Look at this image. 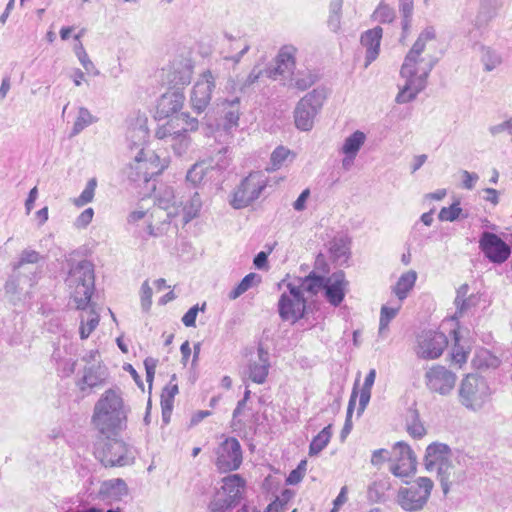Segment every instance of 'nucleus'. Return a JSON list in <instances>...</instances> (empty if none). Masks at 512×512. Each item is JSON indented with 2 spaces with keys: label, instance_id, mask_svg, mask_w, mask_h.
<instances>
[{
  "label": "nucleus",
  "instance_id": "nucleus-1",
  "mask_svg": "<svg viewBox=\"0 0 512 512\" xmlns=\"http://www.w3.org/2000/svg\"><path fill=\"white\" fill-rule=\"evenodd\" d=\"M433 27H426L418 36L402 64L400 74L406 79V83L399 91L395 101L399 104L413 101L416 96L425 89L427 78L437 63V58L428 55L422 56L426 43L435 39Z\"/></svg>",
  "mask_w": 512,
  "mask_h": 512
},
{
  "label": "nucleus",
  "instance_id": "nucleus-2",
  "mask_svg": "<svg viewBox=\"0 0 512 512\" xmlns=\"http://www.w3.org/2000/svg\"><path fill=\"white\" fill-rule=\"evenodd\" d=\"M92 421L101 434L109 436L125 425L126 412L119 392L107 390L94 407Z\"/></svg>",
  "mask_w": 512,
  "mask_h": 512
},
{
  "label": "nucleus",
  "instance_id": "nucleus-3",
  "mask_svg": "<svg viewBox=\"0 0 512 512\" xmlns=\"http://www.w3.org/2000/svg\"><path fill=\"white\" fill-rule=\"evenodd\" d=\"M198 127L197 118L192 117L188 112H182L158 127L155 136L169 144L177 156H182L191 143L189 132L196 131Z\"/></svg>",
  "mask_w": 512,
  "mask_h": 512
},
{
  "label": "nucleus",
  "instance_id": "nucleus-4",
  "mask_svg": "<svg viewBox=\"0 0 512 512\" xmlns=\"http://www.w3.org/2000/svg\"><path fill=\"white\" fill-rule=\"evenodd\" d=\"M66 283L76 308L85 310L91 302L95 288L94 265L88 260H82L71 266Z\"/></svg>",
  "mask_w": 512,
  "mask_h": 512
},
{
  "label": "nucleus",
  "instance_id": "nucleus-5",
  "mask_svg": "<svg viewBox=\"0 0 512 512\" xmlns=\"http://www.w3.org/2000/svg\"><path fill=\"white\" fill-rule=\"evenodd\" d=\"M434 483L428 477H418L406 487H400L396 503L406 512L422 511L431 496Z\"/></svg>",
  "mask_w": 512,
  "mask_h": 512
},
{
  "label": "nucleus",
  "instance_id": "nucleus-6",
  "mask_svg": "<svg viewBox=\"0 0 512 512\" xmlns=\"http://www.w3.org/2000/svg\"><path fill=\"white\" fill-rule=\"evenodd\" d=\"M491 391L487 381L480 376L468 374L459 387V401L469 410L478 411L489 401Z\"/></svg>",
  "mask_w": 512,
  "mask_h": 512
},
{
  "label": "nucleus",
  "instance_id": "nucleus-7",
  "mask_svg": "<svg viewBox=\"0 0 512 512\" xmlns=\"http://www.w3.org/2000/svg\"><path fill=\"white\" fill-rule=\"evenodd\" d=\"M326 98L324 89H313L302 97L294 109V121L298 129L310 131L314 119L320 112Z\"/></svg>",
  "mask_w": 512,
  "mask_h": 512
},
{
  "label": "nucleus",
  "instance_id": "nucleus-8",
  "mask_svg": "<svg viewBox=\"0 0 512 512\" xmlns=\"http://www.w3.org/2000/svg\"><path fill=\"white\" fill-rule=\"evenodd\" d=\"M95 456L105 467L127 466L135 459L132 447L122 440L109 437L96 447Z\"/></svg>",
  "mask_w": 512,
  "mask_h": 512
},
{
  "label": "nucleus",
  "instance_id": "nucleus-9",
  "mask_svg": "<svg viewBox=\"0 0 512 512\" xmlns=\"http://www.w3.org/2000/svg\"><path fill=\"white\" fill-rule=\"evenodd\" d=\"M166 167L153 151L141 149L130 165L128 177L134 182L148 183L154 176L159 175Z\"/></svg>",
  "mask_w": 512,
  "mask_h": 512
},
{
  "label": "nucleus",
  "instance_id": "nucleus-10",
  "mask_svg": "<svg viewBox=\"0 0 512 512\" xmlns=\"http://www.w3.org/2000/svg\"><path fill=\"white\" fill-rule=\"evenodd\" d=\"M287 289L288 292L282 293L278 301V312L283 321L294 323L304 317L307 300L294 282H289Z\"/></svg>",
  "mask_w": 512,
  "mask_h": 512
},
{
  "label": "nucleus",
  "instance_id": "nucleus-11",
  "mask_svg": "<svg viewBox=\"0 0 512 512\" xmlns=\"http://www.w3.org/2000/svg\"><path fill=\"white\" fill-rule=\"evenodd\" d=\"M267 185V180L262 172L250 173L242 180L234 192L232 205L236 209L244 208L256 200Z\"/></svg>",
  "mask_w": 512,
  "mask_h": 512
},
{
  "label": "nucleus",
  "instance_id": "nucleus-12",
  "mask_svg": "<svg viewBox=\"0 0 512 512\" xmlns=\"http://www.w3.org/2000/svg\"><path fill=\"white\" fill-rule=\"evenodd\" d=\"M448 345L446 335L438 331H423L416 338L414 352L419 359L435 360L439 358Z\"/></svg>",
  "mask_w": 512,
  "mask_h": 512
},
{
  "label": "nucleus",
  "instance_id": "nucleus-13",
  "mask_svg": "<svg viewBox=\"0 0 512 512\" xmlns=\"http://www.w3.org/2000/svg\"><path fill=\"white\" fill-rule=\"evenodd\" d=\"M456 374L445 366L436 364L429 367L424 374L427 389L432 393L446 396L451 393L456 384Z\"/></svg>",
  "mask_w": 512,
  "mask_h": 512
},
{
  "label": "nucleus",
  "instance_id": "nucleus-14",
  "mask_svg": "<svg viewBox=\"0 0 512 512\" xmlns=\"http://www.w3.org/2000/svg\"><path fill=\"white\" fill-rule=\"evenodd\" d=\"M216 87L215 77L210 70L202 73L194 84L190 94V106L194 112L201 114L206 110L212 99V92Z\"/></svg>",
  "mask_w": 512,
  "mask_h": 512
},
{
  "label": "nucleus",
  "instance_id": "nucleus-15",
  "mask_svg": "<svg viewBox=\"0 0 512 512\" xmlns=\"http://www.w3.org/2000/svg\"><path fill=\"white\" fill-rule=\"evenodd\" d=\"M392 451L393 463L390 466V471L394 476L409 477L416 472L417 458L406 442H396Z\"/></svg>",
  "mask_w": 512,
  "mask_h": 512
},
{
  "label": "nucleus",
  "instance_id": "nucleus-16",
  "mask_svg": "<svg viewBox=\"0 0 512 512\" xmlns=\"http://www.w3.org/2000/svg\"><path fill=\"white\" fill-rule=\"evenodd\" d=\"M216 466L221 472L237 470L242 463V449L239 441L228 437L216 450Z\"/></svg>",
  "mask_w": 512,
  "mask_h": 512
},
{
  "label": "nucleus",
  "instance_id": "nucleus-17",
  "mask_svg": "<svg viewBox=\"0 0 512 512\" xmlns=\"http://www.w3.org/2000/svg\"><path fill=\"white\" fill-rule=\"evenodd\" d=\"M479 248L485 257L494 264L504 263L511 255L510 246L497 234L488 231L481 234Z\"/></svg>",
  "mask_w": 512,
  "mask_h": 512
},
{
  "label": "nucleus",
  "instance_id": "nucleus-18",
  "mask_svg": "<svg viewBox=\"0 0 512 512\" xmlns=\"http://www.w3.org/2000/svg\"><path fill=\"white\" fill-rule=\"evenodd\" d=\"M38 278L39 275L34 278L33 275L27 272L19 273L18 268L14 267V272L5 285L10 300L15 303L27 297L30 298L31 289L37 283Z\"/></svg>",
  "mask_w": 512,
  "mask_h": 512
},
{
  "label": "nucleus",
  "instance_id": "nucleus-19",
  "mask_svg": "<svg viewBox=\"0 0 512 512\" xmlns=\"http://www.w3.org/2000/svg\"><path fill=\"white\" fill-rule=\"evenodd\" d=\"M296 53L297 48L293 45H284L281 47L275 58V66L265 68V76L276 79L277 76L292 73L296 64Z\"/></svg>",
  "mask_w": 512,
  "mask_h": 512
},
{
  "label": "nucleus",
  "instance_id": "nucleus-20",
  "mask_svg": "<svg viewBox=\"0 0 512 512\" xmlns=\"http://www.w3.org/2000/svg\"><path fill=\"white\" fill-rule=\"evenodd\" d=\"M437 477L445 496L450 490L462 485L467 479L465 469L460 464H454L453 462L438 468Z\"/></svg>",
  "mask_w": 512,
  "mask_h": 512
},
{
  "label": "nucleus",
  "instance_id": "nucleus-21",
  "mask_svg": "<svg viewBox=\"0 0 512 512\" xmlns=\"http://www.w3.org/2000/svg\"><path fill=\"white\" fill-rule=\"evenodd\" d=\"M184 101L185 96L181 89H169L157 101L156 116L159 119L170 117L182 109Z\"/></svg>",
  "mask_w": 512,
  "mask_h": 512
},
{
  "label": "nucleus",
  "instance_id": "nucleus-22",
  "mask_svg": "<svg viewBox=\"0 0 512 512\" xmlns=\"http://www.w3.org/2000/svg\"><path fill=\"white\" fill-rule=\"evenodd\" d=\"M347 286L348 281L345 279L343 271H336L326 277L323 289L327 301L335 307L339 306L345 297Z\"/></svg>",
  "mask_w": 512,
  "mask_h": 512
},
{
  "label": "nucleus",
  "instance_id": "nucleus-23",
  "mask_svg": "<svg viewBox=\"0 0 512 512\" xmlns=\"http://www.w3.org/2000/svg\"><path fill=\"white\" fill-rule=\"evenodd\" d=\"M217 105L219 109L218 112L221 114V122L219 123V126H221L226 133L230 134L232 130L238 127L240 117V98L234 97L232 99H224Z\"/></svg>",
  "mask_w": 512,
  "mask_h": 512
},
{
  "label": "nucleus",
  "instance_id": "nucleus-24",
  "mask_svg": "<svg viewBox=\"0 0 512 512\" xmlns=\"http://www.w3.org/2000/svg\"><path fill=\"white\" fill-rule=\"evenodd\" d=\"M226 41L221 51L225 61H231L234 65L240 63L243 56L250 50V44L244 37H235L228 32L224 33Z\"/></svg>",
  "mask_w": 512,
  "mask_h": 512
},
{
  "label": "nucleus",
  "instance_id": "nucleus-25",
  "mask_svg": "<svg viewBox=\"0 0 512 512\" xmlns=\"http://www.w3.org/2000/svg\"><path fill=\"white\" fill-rule=\"evenodd\" d=\"M452 451L451 448L444 443L434 442L430 444L425 453L424 465L428 471H432L449 464L451 460Z\"/></svg>",
  "mask_w": 512,
  "mask_h": 512
},
{
  "label": "nucleus",
  "instance_id": "nucleus-26",
  "mask_svg": "<svg viewBox=\"0 0 512 512\" xmlns=\"http://www.w3.org/2000/svg\"><path fill=\"white\" fill-rule=\"evenodd\" d=\"M382 35L383 29L380 26L369 29L361 35V45L366 49L365 68L378 57Z\"/></svg>",
  "mask_w": 512,
  "mask_h": 512
},
{
  "label": "nucleus",
  "instance_id": "nucleus-27",
  "mask_svg": "<svg viewBox=\"0 0 512 512\" xmlns=\"http://www.w3.org/2000/svg\"><path fill=\"white\" fill-rule=\"evenodd\" d=\"M155 202L159 209L166 212V217L169 219L179 214L182 205V202L178 203L173 188L169 186L159 188L155 196Z\"/></svg>",
  "mask_w": 512,
  "mask_h": 512
},
{
  "label": "nucleus",
  "instance_id": "nucleus-28",
  "mask_svg": "<svg viewBox=\"0 0 512 512\" xmlns=\"http://www.w3.org/2000/svg\"><path fill=\"white\" fill-rule=\"evenodd\" d=\"M469 286L468 284H462L456 291V297L454 300V304L456 306V312L454 314V319H458L463 317L467 312L471 310V308L476 307L479 302V297L477 295L471 294L468 295Z\"/></svg>",
  "mask_w": 512,
  "mask_h": 512
},
{
  "label": "nucleus",
  "instance_id": "nucleus-29",
  "mask_svg": "<svg viewBox=\"0 0 512 512\" xmlns=\"http://www.w3.org/2000/svg\"><path fill=\"white\" fill-rule=\"evenodd\" d=\"M269 367V354L263 347H259L258 361H254L249 365V378L257 384L264 383L268 375Z\"/></svg>",
  "mask_w": 512,
  "mask_h": 512
},
{
  "label": "nucleus",
  "instance_id": "nucleus-30",
  "mask_svg": "<svg viewBox=\"0 0 512 512\" xmlns=\"http://www.w3.org/2000/svg\"><path fill=\"white\" fill-rule=\"evenodd\" d=\"M222 481L220 491L238 505L244 493L245 480L239 474H232L224 477Z\"/></svg>",
  "mask_w": 512,
  "mask_h": 512
},
{
  "label": "nucleus",
  "instance_id": "nucleus-31",
  "mask_svg": "<svg viewBox=\"0 0 512 512\" xmlns=\"http://www.w3.org/2000/svg\"><path fill=\"white\" fill-rule=\"evenodd\" d=\"M42 260L40 254L35 250L25 249L22 251L19 261L15 264L14 267L18 268V272L20 273H29L34 276V278L40 274V270L38 267V262Z\"/></svg>",
  "mask_w": 512,
  "mask_h": 512
},
{
  "label": "nucleus",
  "instance_id": "nucleus-32",
  "mask_svg": "<svg viewBox=\"0 0 512 512\" xmlns=\"http://www.w3.org/2000/svg\"><path fill=\"white\" fill-rule=\"evenodd\" d=\"M126 138L131 148L144 149L143 145L147 142L148 138L146 120L138 118L135 124L130 125L127 129Z\"/></svg>",
  "mask_w": 512,
  "mask_h": 512
},
{
  "label": "nucleus",
  "instance_id": "nucleus-33",
  "mask_svg": "<svg viewBox=\"0 0 512 512\" xmlns=\"http://www.w3.org/2000/svg\"><path fill=\"white\" fill-rule=\"evenodd\" d=\"M317 75L310 69H298L291 73L289 88L305 91L314 85Z\"/></svg>",
  "mask_w": 512,
  "mask_h": 512
},
{
  "label": "nucleus",
  "instance_id": "nucleus-34",
  "mask_svg": "<svg viewBox=\"0 0 512 512\" xmlns=\"http://www.w3.org/2000/svg\"><path fill=\"white\" fill-rule=\"evenodd\" d=\"M105 376L100 366L92 365L84 369L83 377L78 381L77 385L81 391H85L87 388L92 389L101 385Z\"/></svg>",
  "mask_w": 512,
  "mask_h": 512
},
{
  "label": "nucleus",
  "instance_id": "nucleus-35",
  "mask_svg": "<svg viewBox=\"0 0 512 512\" xmlns=\"http://www.w3.org/2000/svg\"><path fill=\"white\" fill-rule=\"evenodd\" d=\"M325 281V276L318 275L316 272L312 271L306 277L298 279V283H295V285L301 288L303 295L304 292H307L311 296H314L324 288Z\"/></svg>",
  "mask_w": 512,
  "mask_h": 512
},
{
  "label": "nucleus",
  "instance_id": "nucleus-36",
  "mask_svg": "<svg viewBox=\"0 0 512 512\" xmlns=\"http://www.w3.org/2000/svg\"><path fill=\"white\" fill-rule=\"evenodd\" d=\"M89 310H83L81 314L80 338L87 339L99 324V314L95 311L93 305H88Z\"/></svg>",
  "mask_w": 512,
  "mask_h": 512
},
{
  "label": "nucleus",
  "instance_id": "nucleus-37",
  "mask_svg": "<svg viewBox=\"0 0 512 512\" xmlns=\"http://www.w3.org/2000/svg\"><path fill=\"white\" fill-rule=\"evenodd\" d=\"M416 279L417 273L413 270L402 274L398 279L393 291L400 302L407 297L409 291L414 287Z\"/></svg>",
  "mask_w": 512,
  "mask_h": 512
},
{
  "label": "nucleus",
  "instance_id": "nucleus-38",
  "mask_svg": "<svg viewBox=\"0 0 512 512\" xmlns=\"http://www.w3.org/2000/svg\"><path fill=\"white\" fill-rule=\"evenodd\" d=\"M98 118L90 113V111L86 107H80L78 109V115L73 124L72 130L70 132L69 137H75L80 134L86 127L90 126L93 123H96Z\"/></svg>",
  "mask_w": 512,
  "mask_h": 512
},
{
  "label": "nucleus",
  "instance_id": "nucleus-39",
  "mask_svg": "<svg viewBox=\"0 0 512 512\" xmlns=\"http://www.w3.org/2000/svg\"><path fill=\"white\" fill-rule=\"evenodd\" d=\"M332 426L324 427L311 441L309 445V456H317L329 444L332 436Z\"/></svg>",
  "mask_w": 512,
  "mask_h": 512
},
{
  "label": "nucleus",
  "instance_id": "nucleus-40",
  "mask_svg": "<svg viewBox=\"0 0 512 512\" xmlns=\"http://www.w3.org/2000/svg\"><path fill=\"white\" fill-rule=\"evenodd\" d=\"M177 394L178 389L175 386H171L165 392L161 393L160 404L162 410V421L166 425L170 422L174 406V398Z\"/></svg>",
  "mask_w": 512,
  "mask_h": 512
},
{
  "label": "nucleus",
  "instance_id": "nucleus-41",
  "mask_svg": "<svg viewBox=\"0 0 512 512\" xmlns=\"http://www.w3.org/2000/svg\"><path fill=\"white\" fill-rule=\"evenodd\" d=\"M501 4V0H480V11L476 20L477 25L487 23L494 18Z\"/></svg>",
  "mask_w": 512,
  "mask_h": 512
},
{
  "label": "nucleus",
  "instance_id": "nucleus-42",
  "mask_svg": "<svg viewBox=\"0 0 512 512\" xmlns=\"http://www.w3.org/2000/svg\"><path fill=\"white\" fill-rule=\"evenodd\" d=\"M376 378V371L375 369H371L368 374L365 377L363 387L360 391L359 395V407H358V414H362L364 410L366 409L370 398H371V389L375 382Z\"/></svg>",
  "mask_w": 512,
  "mask_h": 512
},
{
  "label": "nucleus",
  "instance_id": "nucleus-43",
  "mask_svg": "<svg viewBox=\"0 0 512 512\" xmlns=\"http://www.w3.org/2000/svg\"><path fill=\"white\" fill-rule=\"evenodd\" d=\"M365 140L366 135L362 131L357 130L344 140L341 152L343 154L357 155Z\"/></svg>",
  "mask_w": 512,
  "mask_h": 512
},
{
  "label": "nucleus",
  "instance_id": "nucleus-44",
  "mask_svg": "<svg viewBox=\"0 0 512 512\" xmlns=\"http://www.w3.org/2000/svg\"><path fill=\"white\" fill-rule=\"evenodd\" d=\"M500 363V359L486 349L480 350L473 359V365L478 369H494L497 368Z\"/></svg>",
  "mask_w": 512,
  "mask_h": 512
},
{
  "label": "nucleus",
  "instance_id": "nucleus-45",
  "mask_svg": "<svg viewBox=\"0 0 512 512\" xmlns=\"http://www.w3.org/2000/svg\"><path fill=\"white\" fill-rule=\"evenodd\" d=\"M481 62L484 65V70L490 72L502 63V57L498 51L491 47L482 46Z\"/></svg>",
  "mask_w": 512,
  "mask_h": 512
},
{
  "label": "nucleus",
  "instance_id": "nucleus-46",
  "mask_svg": "<svg viewBox=\"0 0 512 512\" xmlns=\"http://www.w3.org/2000/svg\"><path fill=\"white\" fill-rule=\"evenodd\" d=\"M202 207V201L197 192L190 198L189 202H187L182 208L180 207V211L183 212V222L187 224L192 219L196 218L199 215V212Z\"/></svg>",
  "mask_w": 512,
  "mask_h": 512
},
{
  "label": "nucleus",
  "instance_id": "nucleus-47",
  "mask_svg": "<svg viewBox=\"0 0 512 512\" xmlns=\"http://www.w3.org/2000/svg\"><path fill=\"white\" fill-rule=\"evenodd\" d=\"M236 506L237 504L233 500L224 495L221 491H218L210 502L209 509L211 512H226Z\"/></svg>",
  "mask_w": 512,
  "mask_h": 512
},
{
  "label": "nucleus",
  "instance_id": "nucleus-48",
  "mask_svg": "<svg viewBox=\"0 0 512 512\" xmlns=\"http://www.w3.org/2000/svg\"><path fill=\"white\" fill-rule=\"evenodd\" d=\"M255 280L260 282V276L258 274H256V273L247 274L240 281V283L229 292V295H228L229 299L235 300L238 297H240L243 293H245L247 290H249L253 286Z\"/></svg>",
  "mask_w": 512,
  "mask_h": 512
},
{
  "label": "nucleus",
  "instance_id": "nucleus-49",
  "mask_svg": "<svg viewBox=\"0 0 512 512\" xmlns=\"http://www.w3.org/2000/svg\"><path fill=\"white\" fill-rule=\"evenodd\" d=\"M171 76L169 82L173 85L172 89H181L180 87L190 83L192 70L188 66L182 67L180 70L174 69L173 72H171Z\"/></svg>",
  "mask_w": 512,
  "mask_h": 512
},
{
  "label": "nucleus",
  "instance_id": "nucleus-50",
  "mask_svg": "<svg viewBox=\"0 0 512 512\" xmlns=\"http://www.w3.org/2000/svg\"><path fill=\"white\" fill-rule=\"evenodd\" d=\"M372 18L380 23H391L396 18L395 10L381 1L372 14Z\"/></svg>",
  "mask_w": 512,
  "mask_h": 512
},
{
  "label": "nucleus",
  "instance_id": "nucleus-51",
  "mask_svg": "<svg viewBox=\"0 0 512 512\" xmlns=\"http://www.w3.org/2000/svg\"><path fill=\"white\" fill-rule=\"evenodd\" d=\"M97 187L96 178H91L88 180L84 190L81 192L80 196L74 200V204L77 207H82L90 202H92L95 190Z\"/></svg>",
  "mask_w": 512,
  "mask_h": 512
},
{
  "label": "nucleus",
  "instance_id": "nucleus-52",
  "mask_svg": "<svg viewBox=\"0 0 512 512\" xmlns=\"http://www.w3.org/2000/svg\"><path fill=\"white\" fill-rule=\"evenodd\" d=\"M401 308V304H398L396 307H389L383 305L380 312V321H379V333L382 334L385 330L388 329L389 323L392 319L396 317L399 310Z\"/></svg>",
  "mask_w": 512,
  "mask_h": 512
},
{
  "label": "nucleus",
  "instance_id": "nucleus-53",
  "mask_svg": "<svg viewBox=\"0 0 512 512\" xmlns=\"http://www.w3.org/2000/svg\"><path fill=\"white\" fill-rule=\"evenodd\" d=\"M389 485L384 481H376L369 485L367 497L372 502H382L385 500V491Z\"/></svg>",
  "mask_w": 512,
  "mask_h": 512
},
{
  "label": "nucleus",
  "instance_id": "nucleus-54",
  "mask_svg": "<svg viewBox=\"0 0 512 512\" xmlns=\"http://www.w3.org/2000/svg\"><path fill=\"white\" fill-rule=\"evenodd\" d=\"M263 75H265V69L262 70L258 66H254L243 80H237L239 91L245 93L246 90L254 85Z\"/></svg>",
  "mask_w": 512,
  "mask_h": 512
},
{
  "label": "nucleus",
  "instance_id": "nucleus-55",
  "mask_svg": "<svg viewBox=\"0 0 512 512\" xmlns=\"http://www.w3.org/2000/svg\"><path fill=\"white\" fill-rule=\"evenodd\" d=\"M291 154V151L284 147V146H278L271 154V157H270V165H271V170H277L279 168H281L287 158L290 156Z\"/></svg>",
  "mask_w": 512,
  "mask_h": 512
},
{
  "label": "nucleus",
  "instance_id": "nucleus-56",
  "mask_svg": "<svg viewBox=\"0 0 512 512\" xmlns=\"http://www.w3.org/2000/svg\"><path fill=\"white\" fill-rule=\"evenodd\" d=\"M207 173V168L203 163L194 164L191 169L188 170L186 175L187 182L192 183L194 186L200 184Z\"/></svg>",
  "mask_w": 512,
  "mask_h": 512
},
{
  "label": "nucleus",
  "instance_id": "nucleus-57",
  "mask_svg": "<svg viewBox=\"0 0 512 512\" xmlns=\"http://www.w3.org/2000/svg\"><path fill=\"white\" fill-rule=\"evenodd\" d=\"M357 396H358V391L356 390V388H354L352 393H351L350 399H349L345 424H344V426L342 428V431H341V437L342 438H344L347 434H349L351 429H352L351 417H352V413H353L354 407L356 405V398H357Z\"/></svg>",
  "mask_w": 512,
  "mask_h": 512
},
{
  "label": "nucleus",
  "instance_id": "nucleus-58",
  "mask_svg": "<svg viewBox=\"0 0 512 512\" xmlns=\"http://www.w3.org/2000/svg\"><path fill=\"white\" fill-rule=\"evenodd\" d=\"M349 251L346 241L343 238H335L330 243V253L335 260L346 258Z\"/></svg>",
  "mask_w": 512,
  "mask_h": 512
},
{
  "label": "nucleus",
  "instance_id": "nucleus-59",
  "mask_svg": "<svg viewBox=\"0 0 512 512\" xmlns=\"http://www.w3.org/2000/svg\"><path fill=\"white\" fill-rule=\"evenodd\" d=\"M462 212L459 202L453 203L449 207H443L438 215L440 221L453 222L457 220Z\"/></svg>",
  "mask_w": 512,
  "mask_h": 512
},
{
  "label": "nucleus",
  "instance_id": "nucleus-60",
  "mask_svg": "<svg viewBox=\"0 0 512 512\" xmlns=\"http://www.w3.org/2000/svg\"><path fill=\"white\" fill-rule=\"evenodd\" d=\"M407 432L411 437L415 439H421L423 436H425L426 429L418 419L417 414L413 416L411 422L407 423Z\"/></svg>",
  "mask_w": 512,
  "mask_h": 512
},
{
  "label": "nucleus",
  "instance_id": "nucleus-61",
  "mask_svg": "<svg viewBox=\"0 0 512 512\" xmlns=\"http://www.w3.org/2000/svg\"><path fill=\"white\" fill-rule=\"evenodd\" d=\"M76 56L87 72L93 73L94 75L99 74V71L96 69L95 65L90 60L82 44H80L79 47L76 49Z\"/></svg>",
  "mask_w": 512,
  "mask_h": 512
},
{
  "label": "nucleus",
  "instance_id": "nucleus-62",
  "mask_svg": "<svg viewBox=\"0 0 512 512\" xmlns=\"http://www.w3.org/2000/svg\"><path fill=\"white\" fill-rule=\"evenodd\" d=\"M109 492L116 496H122L127 494V485L124 480L112 479L106 483Z\"/></svg>",
  "mask_w": 512,
  "mask_h": 512
},
{
  "label": "nucleus",
  "instance_id": "nucleus-63",
  "mask_svg": "<svg viewBox=\"0 0 512 512\" xmlns=\"http://www.w3.org/2000/svg\"><path fill=\"white\" fill-rule=\"evenodd\" d=\"M206 303H203L201 308L198 305L192 306L182 317V322L186 327H195L196 317L199 310L204 311Z\"/></svg>",
  "mask_w": 512,
  "mask_h": 512
},
{
  "label": "nucleus",
  "instance_id": "nucleus-64",
  "mask_svg": "<svg viewBox=\"0 0 512 512\" xmlns=\"http://www.w3.org/2000/svg\"><path fill=\"white\" fill-rule=\"evenodd\" d=\"M152 304V289L148 281H145L141 286V307L143 311H149Z\"/></svg>",
  "mask_w": 512,
  "mask_h": 512
}]
</instances>
